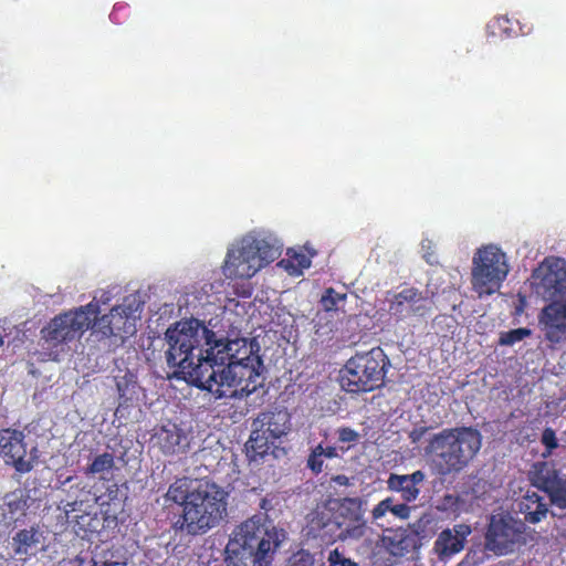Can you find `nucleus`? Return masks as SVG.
Returning <instances> with one entry per match:
<instances>
[{"instance_id": "nucleus-1", "label": "nucleus", "mask_w": 566, "mask_h": 566, "mask_svg": "<svg viewBox=\"0 0 566 566\" xmlns=\"http://www.w3.org/2000/svg\"><path fill=\"white\" fill-rule=\"evenodd\" d=\"M147 352V361L165 359L175 375L216 398L248 397L261 386L260 356L245 344L240 348L239 340L218 337L195 317L177 321L164 337H151Z\"/></svg>"}, {"instance_id": "nucleus-2", "label": "nucleus", "mask_w": 566, "mask_h": 566, "mask_svg": "<svg viewBox=\"0 0 566 566\" xmlns=\"http://www.w3.org/2000/svg\"><path fill=\"white\" fill-rule=\"evenodd\" d=\"M482 446V436L473 427L446 428L432 434L424 447V457L432 471L440 476L458 474L475 458Z\"/></svg>"}, {"instance_id": "nucleus-3", "label": "nucleus", "mask_w": 566, "mask_h": 566, "mask_svg": "<svg viewBox=\"0 0 566 566\" xmlns=\"http://www.w3.org/2000/svg\"><path fill=\"white\" fill-rule=\"evenodd\" d=\"M229 493L211 480L195 482L193 492L174 523L176 532L198 536L217 527L228 516Z\"/></svg>"}, {"instance_id": "nucleus-4", "label": "nucleus", "mask_w": 566, "mask_h": 566, "mask_svg": "<svg viewBox=\"0 0 566 566\" xmlns=\"http://www.w3.org/2000/svg\"><path fill=\"white\" fill-rule=\"evenodd\" d=\"M235 549H228L227 566H270L281 541L275 527L268 528L261 517L242 522L233 533Z\"/></svg>"}, {"instance_id": "nucleus-5", "label": "nucleus", "mask_w": 566, "mask_h": 566, "mask_svg": "<svg viewBox=\"0 0 566 566\" xmlns=\"http://www.w3.org/2000/svg\"><path fill=\"white\" fill-rule=\"evenodd\" d=\"M311 527L321 537L334 539H360L367 530L363 501L359 497H343L328 507L317 511Z\"/></svg>"}, {"instance_id": "nucleus-6", "label": "nucleus", "mask_w": 566, "mask_h": 566, "mask_svg": "<svg viewBox=\"0 0 566 566\" xmlns=\"http://www.w3.org/2000/svg\"><path fill=\"white\" fill-rule=\"evenodd\" d=\"M390 360L380 347L350 357L340 374V387L349 394L370 392L385 385Z\"/></svg>"}, {"instance_id": "nucleus-7", "label": "nucleus", "mask_w": 566, "mask_h": 566, "mask_svg": "<svg viewBox=\"0 0 566 566\" xmlns=\"http://www.w3.org/2000/svg\"><path fill=\"white\" fill-rule=\"evenodd\" d=\"M279 255L277 248L254 237H245L230 248L222 266L227 279H251Z\"/></svg>"}, {"instance_id": "nucleus-8", "label": "nucleus", "mask_w": 566, "mask_h": 566, "mask_svg": "<svg viewBox=\"0 0 566 566\" xmlns=\"http://www.w3.org/2000/svg\"><path fill=\"white\" fill-rule=\"evenodd\" d=\"M98 312L99 304L94 298L85 306L59 314L41 329V338L51 348L73 342L90 328L92 316Z\"/></svg>"}, {"instance_id": "nucleus-9", "label": "nucleus", "mask_w": 566, "mask_h": 566, "mask_svg": "<svg viewBox=\"0 0 566 566\" xmlns=\"http://www.w3.org/2000/svg\"><path fill=\"white\" fill-rule=\"evenodd\" d=\"M505 253L495 245L479 249L473 256L472 286L479 297L497 292L509 274Z\"/></svg>"}, {"instance_id": "nucleus-10", "label": "nucleus", "mask_w": 566, "mask_h": 566, "mask_svg": "<svg viewBox=\"0 0 566 566\" xmlns=\"http://www.w3.org/2000/svg\"><path fill=\"white\" fill-rule=\"evenodd\" d=\"M0 457L20 474L30 473L39 462L36 446L27 442V434L18 429H0Z\"/></svg>"}, {"instance_id": "nucleus-11", "label": "nucleus", "mask_w": 566, "mask_h": 566, "mask_svg": "<svg viewBox=\"0 0 566 566\" xmlns=\"http://www.w3.org/2000/svg\"><path fill=\"white\" fill-rule=\"evenodd\" d=\"M532 285L535 293L553 301L566 293V262L563 259H546L534 270Z\"/></svg>"}, {"instance_id": "nucleus-12", "label": "nucleus", "mask_w": 566, "mask_h": 566, "mask_svg": "<svg viewBox=\"0 0 566 566\" xmlns=\"http://www.w3.org/2000/svg\"><path fill=\"white\" fill-rule=\"evenodd\" d=\"M534 486L544 491L553 505L566 509V478L549 462H537L530 472Z\"/></svg>"}, {"instance_id": "nucleus-13", "label": "nucleus", "mask_w": 566, "mask_h": 566, "mask_svg": "<svg viewBox=\"0 0 566 566\" xmlns=\"http://www.w3.org/2000/svg\"><path fill=\"white\" fill-rule=\"evenodd\" d=\"M135 303V301L129 303V297H126L124 304L113 306L109 314L97 317L98 312L96 315L92 316L90 325L92 333L99 338L111 337L112 335L118 334L122 329L127 333L128 331L125 326L130 318H135V313L139 308V302L137 304Z\"/></svg>"}, {"instance_id": "nucleus-14", "label": "nucleus", "mask_w": 566, "mask_h": 566, "mask_svg": "<svg viewBox=\"0 0 566 566\" xmlns=\"http://www.w3.org/2000/svg\"><path fill=\"white\" fill-rule=\"evenodd\" d=\"M431 311V301L418 289L406 287L389 300V314L397 321L424 317Z\"/></svg>"}, {"instance_id": "nucleus-15", "label": "nucleus", "mask_w": 566, "mask_h": 566, "mask_svg": "<svg viewBox=\"0 0 566 566\" xmlns=\"http://www.w3.org/2000/svg\"><path fill=\"white\" fill-rule=\"evenodd\" d=\"M521 535L522 531L512 518L493 516L485 534V547L497 556L506 555L513 552Z\"/></svg>"}, {"instance_id": "nucleus-16", "label": "nucleus", "mask_w": 566, "mask_h": 566, "mask_svg": "<svg viewBox=\"0 0 566 566\" xmlns=\"http://www.w3.org/2000/svg\"><path fill=\"white\" fill-rule=\"evenodd\" d=\"M471 533V526L463 523L441 531L433 543L432 553L440 562H449L454 555L463 551Z\"/></svg>"}, {"instance_id": "nucleus-17", "label": "nucleus", "mask_w": 566, "mask_h": 566, "mask_svg": "<svg viewBox=\"0 0 566 566\" xmlns=\"http://www.w3.org/2000/svg\"><path fill=\"white\" fill-rule=\"evenodd\" d=\"M538 323L546 340L552 344L566 342V317L556 307L555 302L542 310Z\"/></svg>"}, {"instance_id": "nucleus-18", "label": "nucleus", "mask_w": 566, "mask_h": 566, "mask_svg": "<svg viewBox=\"0 0 566 566\" xmlns=\"http://www.w3.org/2000/svg\"><path fill=\"white\" fill-rule=\"evenodd\" d=\"M151 440L154 446H157L166 454L184 453L189 447L187 433L171 422L160 427Z\"/></svg>"}, {"instance_id": "nucleus-19", "label": "nucleus", "mask_w": 566, "mask_h": 566, "mask_svg": "<svg viewBox=\"0 0 566 566\" xmlns=\"http://www.w3.org/2000/svg\"><path fill=\"white\" fill-rule=\"evenodd\" d=\"M426 474L421 470H417L411 474H395L391 473L387 480V486L390 491L399 492L401 499L406 503L417 500L420 494L418 484L422 483Z\"/></svg>"}, {"instance_id": "nucleus-20", "label": "nucleus", "mask_w": 566, "mask_h": 566, "mask_svg": "<svg viewBox=\"0 0 566 566\" xmlns=\"http://www.w3.org/2000/svg\"><path fill=\"white\" fill-rule=\"evenodd\" d=\"M270 439L277 441L290 431V415L284 410L261 412L253 421Z\"/></svg>"}, {"instance_id": "nucleus-21", "label": "nucleus", "mask_w": 566, "mask_h": 566, "mask_svg": "<svg viewBox=\"0 0 566 566\" xmlns=\"http://www.w3.org/2000/svg\"><path fill=\"white\" fill-rule=\"evenodd\" d=\"M516 507L517 512L524 516L525 522L530 524L539 523L548 513V503L545 497L530 490L516 501Z\"/></svg>"}, {"instance_id": "nucleus-22", "label": "nucleus", "mask_w": 566, "mask_h": 566, "mask_svg": "<svg viewBox=\"0 0 566 566\" xmlns=\"http://www.w3.org/2000/svg\"><path fill=\"white\" fill-rule=\"evenodd\" d=\"M43 539L39 526H30L18 531L12 537V548L17 556L31 557L39 552V545Z\"/></svg>"}, {"instance_id": "nucleus-23", "label": "nucleus", "mask_w": 566, "mask_h": 566, "mask_svg": "<svg viewBox=\"0 0 566 566\" xmlns=\"http://www.w3.org/2000/svg\"><path fill=\"white\" fill-rule=\"evenodd\" d=\"M275 442L276 441L270 439V437L266 436L262 429L253 426L251 436L245 444L247 455L249 457L250 461H258L259 459H262L269 454Z\"/></svg>"}, {"instance_id": "nucleus-24", "label": "nucleus", "mask_w": 566, "mask_h": 566, "mask_svg": "<svg viewBox=\"0 0 566 566\" xmlns=\"http://www.w3.org/2000/svg\"><path fill=\"white\" fill-rule=\"evenodd\" d=\"M85 491V485L82 482L70 485L66 490V499L62 500L59 509L63 511L66 520H76L78 515L72 516L75 512L86 513V501L80 497V493Z\"/></svg>"}, {"instance_id": "nucleus-25", "label": "nucleus", "mask_w": 566, "mask_h": 566, "mask_svg": "<svg viewBox=\"0 0 566 566\" xmlns=\"http://www.w3.org/2000/svg\"><path fill=\"white\" fill-rule=\"evenodd\" d=\"M115 468V457L113 453L103 452L93 458L83 472L86 476H98L101 480H107Z\"/></svg>"}, {"instance_id": "nucleus-26", "label": "nucleus", "mask_w": 566, "mask_h": 566, "mask_svg": "<svg viewBox=\"0 0 566 566\" xmlns=\"http://www.w3.org/2000/svg\"><path fill=\"white\" fill-rule=\"evenodd\" d=\"M391 553L403 556L417 547V537L407 530H398L388 537Z\"/></svg>"}, {"instance_id": "nucleus-27", "label": "nucleus", "mask_w": 566, "mask_h": 566, "mask_svg": "<svg viewBox=\"0 0 566 566\" xmlns=\"http://www.w3.org/2000/svg\"><path fill=\"white\" fill-rule=\"evenodd\" d=\"M193 488L195 483L191 480L187 478L177 479L172 484H170L166 496L169 501L180 504L184 510L186 503L190 500Z\"/></svg>"}, {"instance_id": "nucleus-28", "label": "nucleus", "mask_w": 566, "mask_h": 566, "mask_svg": "<svg viewBox=\"0 0 566 566\" xmlns=\"http://www.w3.org/2000/svg\"><path fill=\"white\" fill-rule=\"evenodd\" d=\"M387 512H391L401 520H407L410 516L411 509L407 503L394 504L392 497H386L373 509L371 516L374 520H379L384 517Z\"/></svg>"}, {"instance_id": "nucleus-29", "label": "nucleus", "mask_w": 566, "mask_h": 566, "mask_svg": "<svg viewBox=\"0 0 566 566\" xmlns=\"http://www.w3.org/2000/svg\"><path fill=\"white\" fill-rule=\"evenodd\" d=\"M279 265L284 268L290 275H301L303 271L311 266L310 258L303 252H297L289 249L286 258L279 262Z\"/></svg>"}, {"instance_id": "nucleus-30", "label": "nucleus", "mask_w": 566, "mask_h": 566, "mask_svg": "<svg viewBox=\"0 0 566 566\" xmlns=\"http://www.w3.org/2000/svg\"><path fill=\"white\" fill-rule=\"evenodd\" d=\"M30 497L23 492L13 493L9 496L7 506L11 515L23 516L29 509Z\"/></svg>"}, {"instance_id": "nucleus-31", "label": "nucleus", "mask_w": 566, "mask_h": 566, "mask_svg": "<svg viewBox=\"0 0 566 566\" xmlns=\"http://www.w3.org/2000/svg\"><path fill=\"white\" fill-rule=\"evenodd\" d=\"M346 294L336 292L333 287H327L321 300V306L325 312L337 311L339 303L345 302Z\"/></svg>"}, {"instance_id": "nucleus-32", "label": "nucleus", "mask_w": 566, "mask_h": 566, "mask_svg": "<svg viewBox=\"0 0 566 566\" xmlns=\"http://www.w3.org/2000/svg\"><path fill=\"white\" fill-rule=\"evenodd\" d=\"M532 331L526 327H520L507 332H502L499 337V345L512 346L524 338L531 336Z\"/></svg>"}, {"instance_id": "nucleus-33", "label": "nucleus", "mask_w": 566, "mask_h": 566, "mask_svg": "<svg viewBox=\"0 0 566 566\" xmlns=\"http://www.w3.org/2000/svg\"><path fill=\"white\" fill-rule=\"evenodd\" d=\"M539 441L544 447V457L553 454V452L559 447V440L557 438L556 431L549 427L542 431Z\"/></svg>"}, {"instance_id": "nucleus-34", "label": "nucleus", "mask_w": 566, "mask_h": 566, "mask_svg": "<svg viewBox=\"0 0 566 566\" xmlns=\"http://www.w3.org/2000/svg\"><path fill=\"white\" fill-rule=\"evenodd\" d=\"M323 446L318 444L312 449L307 459V467L312 472L318 474L323 471Z\"/></svg>"}, {"instance_id": "nucleus-35", "label": "nucleus", "mask_w": 566, "mask_h": 566, "mask_svg": "<svg viewBox=\"0 0 566 566\" xmlns=\"http://www.w3.org/2000/svg\"><path fill=\"white\" fill-rule=\"evenodd\" d=\"M323 566H358V564L335 548L329 552L327 564Z\"/></svg>"}, {"instance_id": "nucleus-36", "label": "nucleus", "mask_w": 566, "mask_h": 566, "mask_svg": "<svg viewBox=\"0 0 566 566\" xmlns=\"http://www.w3.org/2000/svg\"><path fill=\"white\" fill-rule=\"evenodd\" d=\"M337 436H338V441L342 443H355L359 439V433L349 427L338 428Z\"/></svg>"}, {"instance_id": "nucleus-37", "label": "nucleus", "mask_w": 566, "mask_h": 566, "mask_svg": "<svg viewBox=\"0 0 566 566\" xmlns=\"http://www.w3.org/2000/svg\"><path fill=\"white\" fill-rule=\"evenodd\" d=\"M292 566H314V557L306 551H300L294 555Z\"/></svg>"}, {"instance_id": "nucleus-38", "label": "nucleus", "mask_w": 566, "mask_h": 566, "mask_svg": "<svg viewBox=\"0 0 566 566\" xmlns=\"http://www.w3.org/2000/svg\"><path fill=\"white\" fill-rule=\"evenodd\" d=\"M429 430L428 427H419V428H415L410 433H409V439L412 443H418L421 441V439L423 438V436L426 434V432Z\"/></svg>"}, {"instance_id": "nucleus-39", "label": "nucleus", "mask_w": 566, "mask_h": 566, "mask_svg": "<svg viewBox=\"0 0 566 566\" xmlns=\"http://www.w3.org/2000/svg\"><path fill=\"white\" fill-rule=\"evenodd\" d=\"M337 457H338V453H337L336 447H331V446L326 447V448L323 447V458L334 459Z\"/></svg>"}, {"instance_id": "nucleus-40", "label": "nucleus", "mask_w": 566, "mask_h": 566, "mask_svg": "<svg viewBox=\"0 0 566 566\" xmlns=\"http://www.w3.org/2000/svg\"><path fill=\"white\" fill-rule=\"evenodd\" d=\"M93 566H120V564L116 562H102L101 565H98V562L94 559Z\"/></svg>"}, {"instance_id": "nucleus-41", "label": "nucleus", "mask_w": 566, "mask_h": 566, "mask_svg": "<svg viewBox=\"0 0 566 566\" xmlns=\"http://www.w3.org/2000/svg\"><path fill=\"white\" fill-rule=\"evenodd\" d=\"M122 9H124V7H122V6H116L114 8L113 12L111 13L112 20H114V21L117 20V17H118V14H119Z\"/></svg>"}, {"instance_id": "nucleus-42", "label": "nucleus", "mask_w": 566, "mask_h": 566, "mask_svg": "<svg viewBox=\"0 0 566 566\" xmlns=\"http://www.w3.org/2000/svg\"><path fill=\"white\" fill-rule=\"evenodd\" d=\"M556 307L559 308L560 313L566 317V301L564 303H556Z\"/></svg>"}, {"instance_id": "nucleus-43", "label": "nucleus", "mask_w": 566, "mask_h": 566, "mask_svg": "<svg viewBox=\"0 0 566 566\" xmlns=\"http://www.w3.org/2000/svg\"><path fill=\"white\" fill-rule=\"evenodd\" d=\"M74 480V476L73 475H70L67 478H65L61 483L64 485V484H69L71 483L72 481Z\"/></svg>"}, {"instance_id": "nucleus-44", "label": "nucleus", "mask_w": 566, "mask_h": 566, "mask_svg": "<svg viewBox=\"0 0 566 566\" xmlns=\"http://www.w3.org/2000/svg\"><path fill=\"white\" fill-rule=\"evenodd\" d=\"M346 480H347V478H346V476H344V475H338V476L336 478V481H337V482H339V483H343V482H344V481H346Z\"/></svg>"}, {"instance_id": "nucleus-45", "label": "nucleus", "mask_w": 566, "mask_h": 566, "mask_svg": "<svg viewBox=\"0 0 566 566\" xmlns=\"http://www.w3.org/2000/svg\"><path fill=\"white\" fill-rule=\"evenodd\" d=\"M2 345H3V337H2V335L0 334V346H2Z\"/></svg>"}, {"instance_id": "nucleus-46", "label": "nucleus", "mask_w": 566, "mask_h": 566, "mask_svg": "<svg viewBox=\"0 0 566 566\" xmlns=\"http://www.w3.org/2000/svg\"><path fill=\"white\" fill-rule=\"evenodd\" d=\"M348 449H349V447H347V448L340 447L342 451H347Z\"/></svg>"}]
</instances>
